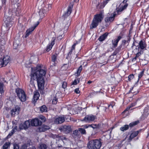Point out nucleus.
Masks as SVG:
<instances>
[{
    "mask_svg": "<svg viewBox=\"0 0 149 149\" xmlns=\"http://www.w3.org/2000/svg\"><path fill=\"white\" fill-rule=\"evenodd\" d=\"M82 70V66L81 65H80L79 68L78 69L77 72L75 73V74L76 76H78L80 75V73Z\"/></svg>",
    "mask_w": 149,
    "mask_h": 149,
    "instance_id": "obj_29",
    "label": "nucleus"
},
{
    "mask_svg": "<svg viewBox=\"0 0 149 149\" xmlns=\"http://www.w3.org/2000/svg\"><path fill=\"white\" fill-rule=\"evenodd\" d=\"M41 124V121L38 118H35L31 121V124L32 126H37Z\"/></svg>",
    "mask_w": 149,
    "mask_h": 149,
    "instance_id": "obj_13",
    "label": "nucleus"
},
{
    "mask_svg": "<svg viewBox=\"0 0 149 149\" xmlns=\"http://www.w3.org/2000/svg\"><path fill=\"white\" fill-rule=\"evenodd\" d=\"M79 132L78 130H75V135H79Z\"/></svg>",
    "mask_w": 149,
    "mask_h": 149,
    "instance_id": "obj_50",
    "label": "nucleus"
},
{
    "mask_svg": "<svg viewBox=\"0 0 149 149\" xmlns=\"http://www.w3.org/2000/svg\"><path fill=\"white\" fill-rule=\"evenodd\" d=\"M122 47V45H120L115 50L112 54V55L114 56L116 55L117 54L121 51Z\"/></svg>",
    "mask_w": 149,
    "mask_h": 149,
    "instance_id": "obj_24",
    "label": "nucleus"
},
{
    "mask_svg": "<svg viewBox=\"0 0 149 149\" xmlns=\"http://www.w3.org/2000/svg\"><path fill=\"white\" fill-rule=\"evenodd\" d=\"M126 43V40H124L122 41V45H125Z\"/></svg>",
    "mask_w": 149,
    "mask_h": 149,
    "instance_id": "obj_51",
    "label": "nucleus"
},
{
    "mask_svg": "<svg viewBox=\"0 0 149 149\" xmlns=\"http://www.w3.org/2000/svg\"><path fill=\"white\" fill-rule=\"evenodd\" d=\"M80 93V91L79 90V88H77L75 89V93L77 94H79Z\"/></svg>",
    "mask_w": 149,
    "mask_h": 149,
    "instance_id": "obj_49",
    "label": "nucleus"
},
{
    "mask_svg": "<svg viewBox=\"0 0 149 149\" xmlns=\"http://www.w3.org/2000/svg\"><path fill=\"white\" fill-rule=\"evenodd\" d=\"M115 14H113L112 16L110 17H107L104 19V21L106 23H111L114 20Z\"/></svg>",
    "mask_w": 149,
    "mask_h": 149,
    "instance_id": "obj_20",
    "label": "nucleus"
},
{
    "mask_svg": "<svg viewBox=\"0 0 149 149\" xmlns=\"http://www.w3.org/2000/svg\"><path fill=\"white\" fill-rule=\"evenodd\" d=\"M3 20L4 22V26L7 27V29H8L12 25V22L10 21V17H7L5 16Z\"/></svg>",
    "mask_w": 149,
    "mask_h": 149,
    "instance_id": "obj_7",
    "label": "nucleus"
},
{
    "mask_svg": "<svg viewBox=\"0 0 149 149\" xmlns=\"http://www.w3.org/2000/svg\"><path fill=\"white\" fill-rule=\"evenodd\" d=\"M137 57H136V56H135L133 58L132 61H135L137 59Z\"/></svg>",
    "mask_w": 149,
    "mask_h": 149,
    "instance_id": "obj_60",
    "label": "nucleus"
},
{
    "mask_svg": "<svg viewBox=\"0 0 149 149\" xmlns=\"http://www.w3.org/2000/svg\"><path fill=\"white\" fill-rule=\"evenodd\" d=\"M57 33L59 34V36L58 37V39L59 40H61L63 38V32L61 31H60V29H58L56 31Z\"/></svg>",
    "mask_w": 149,
    "mask_h": 149,
    "instance_id": "obj_25",
    "label": "nucleus"
},
{
    "mask_svg": "<svg viewBox=\"0 0 149 149\" xmlns=\"http://www.w3.org/2000/svg\"><path fill=\"white\" fill-rule=\"evenodd\" d=\"M62 130L65 133H68L71 130V129L70 126L64 125L61 128Z\"/></svg>",
    "mask_w": 149,
    "mask_h": 149,
    "instance_id": "obj_19",
    "label": "nucleus"
},
{
    "mask_svg": "<svg viewBox=\"0 0 149 149\" xmlns=\"http://www.w3.org/2000/svg\"><path fill=\"white\" fill-rule=\"evenodd\" d=\"M30 123L28 120L25 121L23 123L20 124L19 125L20 129H26L29 127Z\"/></svg>",
    "mask_w": 149,
    "mask_h": 149,
    "instance_id": "obj_11",
    "label": "nucleus"
},
{
    "mask_svg": "<svg viewBox=\"0 0 149 149\" xmlns=\"http://www.w3.org/2000/svg\"><path fill=\"white\" fill-rule=\"evenodd\" d=\"M1 60L2 61L3 66H5L8 64L10 61V57L6 56L3 58V60Z\"/></svg>",
    "mask_w": 149,
    "mask_h": 149,
    "instance_id": "obj_22",
    "label": "nucleus"
},
{
    "mask_svg": "<svg viewBox=\"0 0 149 149\" xmlns=\"http://www.w3.org/2000/svg\"><path fill=\"white\" fill-rule=\"evenodd\" d=\"M16 92L18 97L22 102H24L26 100V96L25 93L22 90L19 88L16 89Z\"/></svg>",
    "mask_w": 149,
    "mask_h": 149,
    "instance_id": "obj_5",
    "label": "nucleus"
},
{
    "mask_svg": "<svg viewBox=\"0 0 149 149\" xmlns=\"http://www.w3.org/2000/svg\"><path fill=\"white\" fill-rule=\"evenodd\" d=\"M55 40V38H52L50 44L47 47L46 50L47 52H49L52 49V46L54 44V41Z\"/></svg>",
    "mask_w": 149,
    "mask_h": 149,
    "instance_id": "obj_21",
    "label": "nucleus"
},
{
    "mask_svg": "<svg viewBox=\"0 0 149 149\" xmlns=\"http://www.w3.org/2000/svg\"><path fill=\"white\" fill-rule=\"evenodd\" d=\"M79 130L82 134H86V131L84 128H79Z\"/></svg>",
    "mask_w": 149,
    "mask_h": 149,
    "instance_id": "obj_33",
    "label": "nucleus"
},
{
    "mask_svg": "<svg viewBox=\"0 0 149 149\" xmlns=\"http://www.w3.org/2000/svg\"><path fill=\"white\" fill-rule=\"evenodd\" d=\"M134 76L133 74H130L128 77V80L130 81L132 79L134 78Z\"/></svg>",
    "mask_w": 149,
    "mask_h": 149,
    "instance_id": "obj_42",
    "label": "nucleus"
},
{
    "mask_svg": "<svg viewBox=\"0 0 149 149\" xmlns=\"http://www.w3.org/2000/svg\"><path fill=\"white\" fill-rule=\"evenodd\" d=\"M39 24V22H37L36 24L33 27H31L28 29L27 30L26 33V35L25 36L26 38L28 37L29 35L34 29Z\"/></svg>",
    "mask_w": 149,
    "mask_h": 149,
    "instance_id": "obj_12",
    "label": "nucleus"
},
{
    "mask_svg": "<svg viewBox=\"0 0 149 149\" xmlns=\"http://www.w3.org/2000/svg\"><path fill=\"white\" fill-rule=\"evenodd\" d=\"M131 39V38H127V40H126V42L128 43V45L129 44Z\"/></svg>",
    "mask_w": 149,
    "mask_h": 149,
    "instance_id": "obj_52",
    "label": "nucleus"
},
{
    "mask_svg": "<svg viewBox=\"0 0 149 149\" xmlns=\"http://www.w3.org/2000/svg\"><path fill=\"white\" fill-rule=\"evenodd\" d=\"M144 72V70H143L139 74L138 79V81H137V82L136 83L138 82L139 80V79L142 77V76H143V74Z\"/></svg>",
    "mask_w": 149,
    "mask_h": 149,
    "instance_id": "obj_34",
    "label": "nucleus"
},
{
    "mask_svg": "<svg viewBox=\"0 0 149 149\" xmlns=\"http://www.w3.org/2000/svg\"><path fill=\"white\" fill-rule=\"evenodd\" d=\"M79 82V78L75 79V85L77 84Z\"/></svg>",
    "mask_w": 149,
    "mask_h": 149,
    "instance_id": "obj_48",
    "label": "nucleus"
},
{
    "mask_svg": "<svg viewBox=\"0 0 149 149\" xmlns=\"http://www.w3.org/2000/svg\"><path fill=\"white\" fill-rule=\"evenodd\" d=\"M67 85V83L66 82H64L62 84V87L63 88H66Z\"/></svg>",
    "mask_w": 149,
    "mask_h": 149,
    "instance_id": "obj_46",
    "label": "nucleus"
},
{
    "mask_svg": "<svg viewBox=\"0 0 149 149\" xmlns=\"http://www.w3.org/2000/svg\"><path fill=\"white\" fill-rule=\"evenodd\" d=\"M83 127L85 128H87L89 127L88 124L85 125H83Z\"/></svg>",
    "mask_w": 149,
    "mask_h": 149,
    "instance_id": "obj_56",
    "label": "nucleus"
},
{
    "mask_svg": "<svg viewBox=\"0 0 149 149\" xmlns=\"http://www.w3.org/2000/svg\"><path fill=\"white\" fill-rule=\"evenodd\" d=\"M131 29H131L130 30H131ZM130 33H131V30H130V31H129V34L128 35V36H127V38H131V35L130 34Z\"/></svg>",
    "mask_w": 149,
    "mask_h": 149,
    "instance_id": "obj_59",
    "label": "nucleus"
},
{
    "mask_svg": "<svg viewBox=\"0 0 149 149\" xmlns=\"http://www.w3.org/2000/svg\"><path fill=\"white\" fill-rule=\"evenodd\" d=\"M33 99L35 101L37 100L39 98L40 95L38 92L36 91L34 92Z\"/></svg>",
    "mask_w": 149,
    "mask_h": 149,
    "instance_id": "obj_26",
    "label": "nucleus"
},
{
    "mask_svg": "<svg viewBox=\"0 0 149 149\" xmlns=\"http://www.w3.org/2000/svg\"><path fill=\"white\" fill-rule=\"evenodd\" d=\"M40 119L42 120H43L44 121H45L46 120L45 118L43 116L41 117H40Z\"/></svg>",
    "mask_w": 149,
    "mask_h": 149,
    "instance_id": "obj_58",
    "label": "nucleus"
},
{
    "mask_svg": "<svg viewBox=\"0 0 149 149\" xmlns=\"http://www.w3.org/2000/svg\"><path fill=\"white\" fill-rule=\"evenodd\" d=\"M4 86L3 83L0 82V95H2L4 93Z\"/></svg>",
    "mask_w": 149,
    "mask_h": 149,
    "instance_id": "obj_27",
    "label": "nucleus"
},
{
    "mask_svg": "<svg viewBox=\"0 0 149 149\" xmlns=\"http://www.w3.org/2000/svg\"><path fill=\"white\" fill-rule=\"evenodd\" d=\"M102 145L100 140H92L89 141L87 144V147L89 149H100Z\"/></svg>",
    "mask_w": 149,
    "mask_h": 149,
    "instance_id": "obj_3",
    "label": "nucleus"
},
{
    "mask_svg": "<svg viewBox=\"0 0 149 149\" xmlns=\"http://www.w3.org/2000/svg\"><path fill=\"white\" fill-rule=\"evenodd\" d=\"M16 42H14L13 45V47L15 49H16L18 46V45L16 43Z\"/></svg>",
    "mask_w": 149,
    "mask_h": 149,
    "instance_id": "obj_45",
    "label": "nucleus"
},
{
    "mask_svg": "<svg viewBox=\"0 0 149 149\" xmlns=\"http://www.w3.org/2000/svg\"><path fill=\"white\" fill-rule=\"evenodd\" d=\"M130 110L129 109V108H128L127 107L125 109V110L123 112H125L126 111H128V110Z\"/></svg>",
    "mask_w": 149,
    "mask_h": 149,
    "instance_id": "obj_62",
    "label": "nucleus"
},
{
    "mask_svg": "<svg viewBox=\"0 0 149 149\" xmlns=\"http://www.w3.org/2000/svg\"><path fill=\"white\" fill-rule=\"evenodd\" d=\"M19 146L17 144L14 143L13 145V149H19Z\"/></svg>",
    "mask_w": 149,
    "mask_h": 149,
    "instance_id": "obj_43",
    "label": "nucleus"
},
{
    "mask_svg": "<svg viewBox=\"0 0 149 149\" xmlns=\"http://www.w3.org/2000/svg\"><path fill=\"white\" fill-rule=\"evenodd\" d=\"M56 55H54L52 56V60L53 62H55L56 60Z\"/></svg>",
    "mask_w": 149,
    "mask_h": 149,
    "instance_id": "obj_41",
    "label": "nucleus"
},
{
    "mask_svg": "<svg viewBox=\"0 0 149 149\" xmlns=\"http://www.w3.org/2000/svg\"><path fill=\"white\" fill-rule=\"evenodd\" d=\"M20 107L18 106H15L11 111V114L12 116H15L19 114L20 111Z\"/></svg>",
    "mask_w": 149,
    "mask_h": 149,
    "instance_id": "obj_10",
    "label": "nucleus"
},
{
    "mask_svg": "<svg viewBox=\"0 0 149 149\" xmlns=\"http://www.w3.org/2000/svg\"><path fill=\"white\" fill-rule=\"evenodd\" d=\"M36 74H37L36 73H35V70L32 71L31 75V79L30 81L29 86H31L32 87H33L34 86L33 81L37 78V76Z\"/></svg>",
    "mask_w": 149,
    "mask_h": 149,
    "instance_id": "obj_6",
    "label": "nucleus"
},
{
    "mask_svg": "<svg viewBox=\"0 0 149 149\" xmlns=\"http://www.w3.org/2000/svg\"><path fill=\"white\" fill-rule=\"evenodd\" d=\"M110 0H105L103 1V2L101 3V5L103 7H104Z\"/></svg>",
    "mask_w": 149,
    "mask_h": 149,
    "instance_id": "obj_38",
    "label": "nucleus"
},
{
    "mask_svg": "<svg viewBox=\"0 0 149 149\" xmlns=\"http://www.w3.org/2000/svg\"><path fill=\"white\" fill-rule=\"evenodd\" d=\"M108 34L109 33L108 32L105 33L99 37L98 38V40L100 42L104 41L107 38Z\"/></svg>",
    "mask_w": 149,
    "mask_h": 149,
    "instance_id": "obj_23",
    "label": "nucleus"
},
{
    "mask_svg": "<svg viewBox=\"0 0 149 149\" xmlns=\"http://www.w3.org/2000/svg\"><path fill=\"white\" fill-rule=\"evenodd\" d=\"M74 5V3L73 2L70 4L67 10L63 15V17L65 18L70 15L72 12V9L73 8Z\"/></svg>",
    "mask_w": 149,
    "mask_h": 149,
    "instance_id": "obj_9",
    "label": "nucleus"
},
{
    "mask_svg": "<svg viewBox=\"0 0 149 149\" xmlns=\"http://www.w3.org/2000/svg\"><path fill=\"white\" fill-rule=\"evenodd\" d=\"M27 146L26 145L24 144L22 147V148L23 149H25L27 148Z\"/></svg>",
    "mask_w": 149,
    "mask_h": 149,
    "instance_id": "obj_57",
    "label": "nucleus"
},
{
    "mask_svg": "<svg viewBox=\"0 0 149 149\" xmlns=\"http://www.w3.org/2000/svg\"><path fill=\"white\" fill-rule=\"evenodd\" d=\"M40 110L41 112H46L47 111V108L45 105H43L41 106Z\"/></svg>",
    "mask_w": 149,
    "mask_h": 149,
    "instance_id": "obj_32",
    "label": "nucleus"
},
{
    "mask_svg": "<svg viewBox=\"0 0 149 149\" xmlns=\"http://www.w3.org/2000/svg\"><path fill=\"white\" fill-rule=\"evenodd\" d=\"M2 103L0 101V109L2 107Z\"/></svg>",
    "mask_w": 149,
    "mask_h": 149,
    "instance_id": "obj_64",
    "label": "nucleus"
},
{
    "mask_svg": "<svg viewBox=\"0 0 149 149\" xmlns=\"http://www.w3.org/2000/svg\"><path fill=\"white\" fill-rule=\"evenodd\" d=\"M141 131V130H139L131 133L129 138V141H131L133 138L136 137Z\"/></svg>",
    "mask_w": 149,
    "mask_h": 149,
    "instance_id": "obj_16",
    "label": "nucleus"
},
{
    "mask_svg": "<svg viewBox=\"0 0 149 149\" xmlns=\"http://www.w3.org/2000/svg\"><path fill=\"white\" fill-rule=\"evenodd\" d=\"M57 99L56 97H54L52 101V103L53 104H56L57 102Z\"/></svg>",
    "mask_w": 149,
    "mask_h": 149,
    "instance_id": "obj_44",
    "label": "nucleus"
},
{
    "mask_svg": "<svg viewBox=\"0 0 149 149\" xmlns=\"http://www.w3.org/2000/svg\"><path fill=\"white\" fill-rule=\"evenodd\" d=\"M128 6V3H126L123 4H120L119 6V8L118 9L117 11L118 12H121L123 11L124 10L126 9L127 7Z\"/></svg>",
    "mask_w": 149,
    "mask_h": 149,
    "instance_id": "obj_17",
    "label": "nucleus"
},
{
    "mask_svg": "<svg viewBox=\"0 0 149 149\" xmlns=\"http://www.w3.org/2000/svg\"><path fill=\"white\" fill-rule=\"evenodd\" d=\"M50 127L48 126L42 125L40 126L38 129V131L40 132H44L47 130L49 129Z\"/></svg>",
    "mask_w": 149,
    "mask_h": 149,
    "instance_id": "obj_18",
    "label": "nucleus"
},
{
    "mask_svg": "<svg viewBox=\"0 0 149 149\" xmlns=\"http://www.w3.org/2000/svg\"><path fill=\"white\" fill-rule=\"evenodd\" d=\"M128 0H124L123 1V2L122 3H121V4H124L126 3H126L128 1Z\"/></svg>",
    "mask_w": 149,
    "mask_h": 149,
    "instance_id": "obj_55",
    "label": "nucleus"
},
{
    "mask_svg": "<svg viewBox=\"0 0 149 149\" xmlns=\"http://www.w3.org/2000/svg\"><path fill=\"white\" fill-rule=\"evenodd\" d=\"M3 66V64L2 61L1 60H0V68Z\"/></svg>",
    "mask_w": 149,
    "mask_h": 149,
    "instance_id": "obj_54",
    "label": "nucleus"
},
{
    "mask_svg": "<svg viewBox=\"0 0 149 149\" xmlns=\"http://www.w3.org/2000/svg\"><path fill=\"white\" fill-rule=\"evenodd\" d=\"M145 41L144 40H141L139 44V46L137 47L138 49L140 48L141 49H143L146 47V44Z\"/></svg>",
    "mask_w": 149,
    "mask_h": 149,
    "instance_id": "obj_14",
    "label": "nucleus"
},
{
    "mask_svg": "<svg viewBox=\"0 0 149 149\" xmlns=\"http://www.w3.org/2000/svg\"><path fill=\"white\" fill-rule=\"evenodd\" d=\"M35 73H37V81L39 88L42 89L44 87L45 80L44 77L46 74V71L42 69H38L35 70Z\"/></svg>",
    "mask_w": 149,
    "mask_h": 149,
    "instance_id": "obj_1",
    "label": "nucleus"
},
{
    "mask_svg": "<svg viewBox=\"0 0 149 149\" xmlns=\"http://www.w3.org/2000/svg\"><path fill=\"white\" fill-rule=\"evenodd\" d=\"M113 44V47L114 48L116 47L118 45V42L116 41L115 40H113L112 41Z\"/></svg>",
    "mask_w": 149,
    "mask_h": 149,
    "instance_id": "obj_36",
    "label": "nucleus"
},
{
    "mask_svg": "<svg viewBox=\"0 0 149 149\" xmlns=\"http://www.w3.org/2000/svg\"><path fill=\"white\" fill-rule=\"evenodd\" d=\"M141 54L140 52H138L136 55V57H138L141 55Z\"/></svg>",
    "mask_w": 149,
    "mask_h": 149,
    "instance_id": "obj_53",
    "label": "nucleus"
},
{
    "mask_svg": "<svg viewBox=\"0 0 149 149\" xmlns=\"http://www.w3.org/2000/svg\"><path fill=\"white\" fill-rule=\"evenodd\" d=\"M10 143L9 142H6L3 146V149H7L10 146Z\"/></svg>",
    "mask_w": 149,
    "mask_h": 149,
    "instance_id": "obj_30",
    "label": "nucleus"
},
{
    "mask_svg": "<svg viewBox=\"0 0 149 149\" xmlns=\"http://www.w3.org/2000/svg\"><path fill=\"white\" fill-rule=\"evenodd\" d=\"M122 37L120 36H119L117 38L116 40H115L117 42H118L121 39Z\"/></svg>",
    "mask_w": 149,
    "mask_h": 149,
    "instance_id": "obj_47",
    "label": "nucleus"
},
{
    "mask_svg": "<svg viewBox=\"0 0 149 149\" xmlns=\"http://www.w3.org/2000/svg\"><path fill=\"white\" fill-rule=\"evenodd\" d=\"M42 8L39 12V15L40 17L42 18L49 10L52 8L51 4L47 3L46 2L43 3L42 5Z\"/></svg>",
    "mask_w": 149,
    "mask_h": 149,
    "instance_id": "obj_4",
    "label": "nucleus"
},
{
    "mask_svg": "<svg viewBox=\"0 0 149 149\" xmlns=\"http://www.w3.org/2000/svg\"><path fill=\"white\" fill-rule=\"evenodd\" d=\"M17 130V127H15L12 130L11 133H10L8 135V136H11L15 132H16Z\"/></svg>",
    "mask_w": 149,
    "mask_h": 149,
    "instance_id": "obj_37",
    "label": "nucleus"
},
{
    "mask_svg": "<svg viewBox=\"0 0 149 149\" xmlns=\"http://www.w3.org/2000/svg\"><path fill=\"white\" fill-rule=\"evenodd\" d=\"M68 67V65L67 64H65L63 66H62V69L63 70H67Z\"/></svg>",
    "mask_w": 149,
    "mask_h": 149,
    "instance_id": "obj_40",
    "label": "nucleus"
},
{
    "mask_svg": "<svg viewBox=\"0 0 149 149\" xmlns=\"http://www.w3.org/2000/svg\"><path fill=\"white\" fill-rule=\"evenodd\" d=\"M65 121V118L63 116L58 117L54 120V122L56 124H61L63 123Z\"/></svg>",
    "mask_w": 149,
    "mask_h": 149,
    "instance_id": "obj_15",
    "label": "nucleus"
},
{
    "mask_svg": "<svg viewBox=\"0 0 149 149\" xmlns=\"http://www.w3.org/2000/svg\"><path fill=\"white\" fill-rule=\"evenodd\" d=\"M139 123V120H137L130 123L129 125V126L132 127L138 124Z\"/></svg>",
    "mask_w": 149,
    "mask_h": 149,
    "instance_id": "obj_31",
    "label": "nucleus"
},
{
    "mask_svg": "<svg viewBox=\"0 0 149 149\" xmlns=\"http://www.w3.org/2000/svg\"><path fill=\"white\" fill-rule=\"evenodd\" d=\"M100 125L98 124H93L92 128L93 129H96L99 128L100 126Z\"/></svg>",
    "mask_w": 149,
    "mask_h": 149,
    "instance_id": "obj_39",
    "label": "nucleus"
},
{
    "mask_svg": "<svg viewBox=\"0 0 149 149\" xmlns=\"http://www.w3.org/2000/svg\"><path fill=\"white\" fill-rule=\"evenodd\" d=\"M129 128V126L128 125H125L123 126L120 127V130L121 131L124 132L128 129Z\"/></svg>",
    "mask_w": 149,
    "mask_h": 149,
    "instance_id": "obj_28",
    "label": "nucleus"
},
{
    "mask_svg": "<svg viewBox=\"0 0 149 149\" xmlns=\"http://www.w3.org/2000/svg\"><path fill=\"white\" fill-rule=\"evenodd\" d=\"M47 147L45 144H42L40 145V146L39 147V149H46Z\"/></svg>",
    "mask_w": 149,
    "mask_h": 149,
    "instance_id": "obj_35",
    "label": "nucleus"
},
{
    "mask_svg": "<svg viewBox=\"0 0 149 149\" xmlns=\"http://www.w3.org/2000/svg\"><path fill=\"white\" fill-rule=\"evenodd\" d=\"M95 118V116L92 115L86 116L81 121L86 122H90L93 121Z\"/></svg>",
    "mask_w": 149,
    "mask_h": 149,
    "instance_id": "obj_8",
    "label": "nucleus"
},
{
    "mask_svg": "<svg viewBox=\"0 0 149 149\" xmlns=\"http://www.w3.org/2000/svg\"><path fill=\"white\" fill-rule=\"evenodd\" d=\"M2 51L3 49L1 48L0 47V54H1Z\"/></svg>",
    "mask_w": 149,
    "mask_h": 149,
    "instance_id": "obj_63",
    "label": "nucleus"
},
{
    "mask_svg": "<svg viewBox=\"0 0 149 149\" xmlns=\"http://www.w3.org/2000/svg\"><path fill=\"white\" fill-rule=\"evenodd\" d=\"M134 106L132 104H131L130 105L127 107L128 108H129V109H130V108Z\"/></svg>",
    "mask_w": 149,
    "mask_h": 149,
    "instance_id": "obj_61",
    "label": "nucleus"
},
{
    "mask_svg": "<svg viewBox=\"0 0 149 149\" xmlns=\"http://www.w3.org/2000/svg\"><path fill=\"white\" fill-rule=\"evenodd\" d=\"M103 18L104 15L102 13L95 15L90 26V29H92L97 27L99 23L101 22Z\"/></svg>",
    "mask_w": 149,
    "mask_h": 149,
    "instance_id": "obj_2",
    "label": "nucleus"
}]
</instances>
